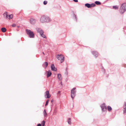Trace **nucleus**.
I'll list each match as a JSON object with an SVG mask.
<instances>
[{
  "label": "nucleus",
  "mask_w": 126,
  "mask_h": 126,
  "mask_svg": "<svg viewBox=\"0 0 126 126\" xmlns=\"http://www.w3.org/2000/svg\"><path fill=\"white\" fill-rule=\"evenodd\" d=\"M52 21L51 19L48 16L44 15L40 18V21L42 23H49Z\"/></svg>",
  "instance_id": "obj_1"
},
{
  "label": "nucleus",
  "mask_w": 126,
  "mask_h": 126,
  "mask_svg": "<svg viewBox=\"0 0 126 126\" xmlns=\"http://www.w3.org/2000/svg\"><path fill=\"white\" fill-rule=\"evenodd\" d=\"M126 11V3L122 4L119 9V12L121 14H123Z\"/></svg>",
  "instance_id": "obj_2"
},
{
  "label": "nucleus",
  "mask_w": 126,
  "mask_h": 126,
  "mask_svg": "<svg viewBox=\"0 0 126 126\" xmlns=\"http://www.w3.org/2000/svg\"><path fill=\"white\" fill-rule=\"evenodd\" d=\"M26 31L27 34L29 35L30 38L34 37V34L32 32L28 29H26Z\"/></svg>",
  "instance_id": "obj_3"
},
{
  "label": "nucleus",
  "mask_w": 126,
  "mask_h": 126,
  "mask_svg": "<svg viewBox=\"0 0 126 126\" xmlns=\"http://www.w3.org/2000/svg\"><path fill=\"white\" fill-rule=\"evenodd\" d=\"M76 88H73L71 90V97L73 99L75 97L76 95V91L75 89Z\"/></svg>",
  "instance_id": "obj_4"
},
{
  "label": "nucleus",
  "mask_w": 126,
  "mask_h": 126,
  "mask_svg": "<svg viewBox=\"0 0 126 126\" xmlns=\"http://www.w3.org/2000/svg\"><path fill=\"white\" fill-rule=\"evenodd\" d=\"M56 58L58 60L61 61V63L63 62V56L62 55H58L56 56Z\"/></svg>",
  "instance_id": "obj_5"
},
{
  "label": "nucleus",
  "mask_w": 126,
  "mask_h": 126,
  "mask_svg": "<svg viewBox=\"0 0 126 126\" xmlns=\"http://www.w3.org/2000/svg\"><path fill=\"white\" fill-rule=\"evenodd\" d=\"M85 6L88 8H91L94 6L95 4L94 3H92L90 4L89 3H86L85 4Z\"/></svg>",
  "instance_id": "obj_6"
},
{
  "label": "nucleus",
  "mask_w": 126,
  "mask_h": 126,
  "mask_svg": "<svg viewBox=\"0 0 126 126\" xmlns=\"http://www.w3.org/2000/svg\"><path fill=\"white\" fill-rule=\"evenodd\" d=\"M102 110L103 111H105L107 110V107L105 106V103H103L101 105Z\"/></svg>",
  "instance_id": "obj_7"
},
{
  "label": "nucleus",
  "mask_w": 126,
  "mask_h": 126,
  "mask_svg": "<svg viewBox=\"0 0 126 126\" xmlns=\"http://www.w3.org/2000/svg\"><path fill=\"white\" fill-rule=\"evenodd\" d=\"M36 30L37 32L39 33L40 34H41L42 33H44L43 31L41 28H36Z\"/></svg>",
  "instance_id": "obj_8"
},
{
  "label": "nucleus",
  "mask_w": 126,
  "mask_h": 126,
  "mask_svg": "<svg viewBox=\"0 0 126 126\" xmlns=\"http://www.w3.org/2000/svg\"><path fill=\"white\" fill-rule=\"evenodd\" d=\"M45 96L46 98H49L50 97V95L49 94L48 91H47L46 92Z\"/></svg>",
  "instance_id": "obj_9"
},
{
  "label": "nucleus",
  "mask_w": 126,
  "mask_h": 126,
  "mask_svg": "<svg viewBox=\"0 0 126 126\" xmlns=\"http://www.w3.org/2000/svg\"><path fill=\"white\" fill-rule=\"evenodd\" d=\"M30 22L31 24L34 25L35 23L36 20L34 19L31 18L30 19Z\"/></svg>",
  "instance_id": "obj_10"
},
{
  "label": "nucleus",
  "mask_w": 126,
  "mask_h": 126,
  "mask_svg": "<svg viewBox=\"0 0 126 126\" xmlns=\"http://www.w3.org/2000/svg\"><path fill=\"white\" fill-rule=\"evenodd\" d=\"M51 69L52 70L54 71H56L57 70V68H56L54 64H52L51 66Z\"/></svg>",
  "instance_id": "obj_11"
},
{
  "label": "nucleus",
  "mask_w": 126,
  "mask_h": 126,
  "mask_svg": "<svg viewBox=\"0 0 126 126\" xmlns=\"http://www.w3.org/2000/svg\"><path fill=\"white\" fill-rule=\"evenodd\" d=\"M4 17V18L7 19L8 17L7 13V12H5L3 14Z\"/></svg>",
  "instance_id": "obj_12"
},
{
  "label": "nucleus",
  "mask_w": 126,
  "mask_h": 126,
  "mask_svg": "<svg viewBox=\"0 0 126 126\" xmlns=\"http://www.w3.org/2000/svg\"><path fill=\"white\" fill-rule=\"evenodd\" d=\"M123 113H126V103H125L123 107Z\"/></svg>",
  "instance_id": "obj_13"
},
{
  "label": "nucleus",
  "mask_w": 126,
  "mask_h": 126,
  "mask_svg": "<svg viewBox=\"0 0 126 126\" xmlns=\"http://www.w3.org/2000/svg\"><path fill=\"white\" fill-rule=\"evenodd\" d=\"M58 78L59 80H61L62 79V77H61V75L60 74H57Z\"/></svg>",
  "instance_id": "obj_14"
},
{
  "label": "nucleus",
  "mask_w": 126,
  "mask_h": 126,
  "mask_svg": "<svg viewBox=\"0 0 126 126\" xmlns=\"http://www.w3.org/2000/svg\"><path fill=\"white\" fill-rule=\"evenodd\" d=\"M51 74V73L50 71L49 70L47 72V77L48 78L50 76Z\"/></svg>",
  "instance_id": "obj_15"
},
{
  "label": "nucleus",
  "mask_w": 126,
  "mask_h": 126,
  "mask_svg": "<svg viewBox=\"0 0 126 126\" xmlns=\"http://www.w3.org/2000/svg\"><path fill=\"white\" fill-rule=\"evenodd\" d=\"M48 65V63L47 62H45L43 64V66L44 67H45L46 68L47 66Z\"/></svg>",
  "instance_id": "obj_16"
},
{
  "label": "nucleus",
  "mask_w": 126,
  "mask_h": 126,
  "mask_svg": "<svg viewBox=\"0 0 126 126\" xmlns=\"http://www.w3.org/2000/svg\"><path fill=\"white\" fill-rule=\"evenodd\" d=\"M92 53L93 55L95 56V57H96L98 56V53L96 51H93L92 52Z\"/></svg>",
  "instance_id": "obj_17"
},
{
  "label": "nucleus",
  "mask_w": 126,
  "mask_h": 126,
  "mask_svg": "<svg viewBox=\"0 0 126 126\" xmlns=\"http://www.w3.org/2000/svg\"><path fill=\"white\" fill-rule=\"evenodd\" d=\"M107 109L109 111H110L112 110V108L111 107L109 106H107Z\"/></svg>",
  "instance_id": "obj_18"
},
{
  "label": "nucleus",
  "mask_w": 126,
  "mask_h": 126,
  "mask_svg": "<svg viewBox=\"0 0 126 126\" xmlns=\"http://www.w3.org/2000/svg\"><path fill=\"white\" fill-rule=\"evenodd\" d=\"M40 35L43 38H47V37H46V36L44 34V33H42L41 34H40Z\"/></svg>",
  "instance_id": "obj_19"
},
{
  "label": "nucleus",
  "mask_w": 126,
  "mask_h": 126,
  "mask_svg": "<svg viewBox=\"0 0 126 126\" xmlns=\"http://www.w3.org/2000/svg\"><path fill=\"white\" fill-rule=\"evenodd\" d=\"M1 30L3 32H5L6 31V29L5 28H1Z\"/></svg>",
  "instance_id": "obj_20"
},
{
  "label": "nucleus",
  "mask_w": 126,
  "mask_h": 126,
  "mask_svg": "<svg viewBox=\"0 0 126 126\" xmlns=\"http://www.w3.org/2000/svg\"><path fill=\"white\" fill-rule=\"evenodd\" d=\"M68 123L69 124H71V119L70 118H69L68 119Z\"/></svg>",
  "instance_id": "obj_21"
},
{
  "label": "nucleus",
  "mask_w": 126,
  "mask_h": 126,
  "mask_svg": "<svg viewBox=\"0 0 126 126\" xmlns=\"http://www.w3.org/2000/svg\"><path fill=\"white\" fill-rule=\"evenodd\" d=\"M13 15L12 14H11V15H9V16H8V18L9 19H12L13 18Z\"/></svg>",
  "instance_id": "obj_22"
},
{
  "label": "nucleus",
  "mask_w": 126,
  "mask_h": 126,
  "mask_svg": "<svg viewBox=\"0 0 126 126\" xmlns=\"http://www.w3.org/2000/svg\"><path fill=\"white\" fill-rule=\"evenodd\" d=\"M43 114L45 117H46L47 116V114L46 111L45 110H44L43 111Z\"/></svg>",
  "instance_id": "obj_23"
},
{
  "label": "nucleus",
  "mask_w": 126,
  "mask_h": 126,
  "mask_svg": "<svg viewBox=\"0 0 126 126\" xmlns=\"http://www.w3.org/2000/svg\"><path fill=\"white\" fill-rule=\"evenodd\" d=\"M95 3L97 5H100L101 4V3L100 2L98 1H96L95 2Z\"/></svg>",
  "instance_id": "obj_24"
},
{
  "label": "nucleus",
  "mask_w": 126,
  "mask_h": 126,
  "mask_svg": "<svg viewBox=\"0 0 126 126\" xmlns=\"http://www.w3.org/2000/svg\"><path fill=\"white\" fill-rule=\"evenodd\" d=\"M118 7L117 6H114L113 7V8L115 9H118Z\"/></svg>",
  "instance_id": "obj_25"
},
{
  "label": "nucleus",
  "mask_w": 126,
  "mask_h": 126,
  "mask_svg": "<svg viewBox=\"0 0 126 126\" xmlns=\"http://www.w3.org/2000/svg\"><path fill=\"white\" fill-rule=\"evenodd\" d=\"M45 123V121H43L41 123L42 125V126H44Z\"/></svg>",
  "instance_id": "obj_26"
},
{
  "label": "nucleus",
  "mask_w": 126,
  "mask_h": 126,
  "mask_svg": "<svg viewBox=\"0 0 126 126\" xmlns=\"http://www.w3.org/2000/svg\"><path fill=\"white\" fill-rule=\"evenodd\" d=\"M47 3V1H44V5H46Z\"/></svg>",
  "instance_id": "obj_27"
},
{
  "label": "nucleus",
  "mask_w": 126,
  "mask_h": 126,
  "mask_svg": "<svg viewBox=\"0 0 126 126\" xmlns=\"http://www.w3.org/2000/svg\"><path fill=\"white\" fill-rule=\"evenodd\" d=\"M48 100H47L46 101V104H45L46 106L47 105H48Z\"/></svg>",
  "instance_id": "obj_28"
},
{
  "label": "nucleus",
  "mask_w": 126,
  "mask_h": 126,
  "mask_svg": "<svg viewBox=\"0 0 126 126\" xmlns=\"http://www.w3.org/2000/svg\"><path fill=\"white\" fill-rule=\"evenodd\" d=\"M16 25L15 24H13L12 25V27H15L16 26Z\"/></svg>",
  "instance_id": "obj_29"
},
{
  "label": "nucleus",
  "mask_w": 126,
  "mask_h": 126,
  "mask_svg": "<svg viewBox=\"0 0 126 126\" xmlns=\"http://www.w3.org/2000/svg\"><path fill=\"white\" fill-rule=\"evenodd\" d=\"M73 1L76 2H77L78 1V0H73Z\"/></svg>",
  "instance_id": "obj_30"
},
{
  "label": "nucleus",
  "mask_w": 126,
  "mask_h": 126,
  "mask_svg": "<svg viewBox=\"0 0 126 126\" xmlns=\"http://www.w3.org/2000/svg\"><path fill=\"white\" fill-rule=\"evenodd\" d=\"M37 126H41V124H39L37 125Z\"/></svg>",
  "instance_id": "obj_31"
},
{
  "label": "nucleus",
  "mask_w": 126,
  "mask_h": 126,
  "mask_svg": "<svg viewBox=\"0 0 126 126\" xmlns=\"http://www.w3.org/2000/svg\"><path fill=\"white\" fill-rule=\"evenodd\" d=\"M60 85H62V81L60 83Z\"/></svg>",
  "instance_id": "obj_32"
},
{
  "label": "nucleus",
  "mask_w": 126,
  "mask_h": 126,
  "mask_svg": "<svg viewBox=\"0 0 126 126\" xmlns=\"http://www.w3.org/2000/svg\"><path fill=\"white\" fill-rule=\"evenodd\" d=\"M60 93V91H58V94H59Z\"/></svg>",
  "instance_id": "obj_33"
}]
</instances>
